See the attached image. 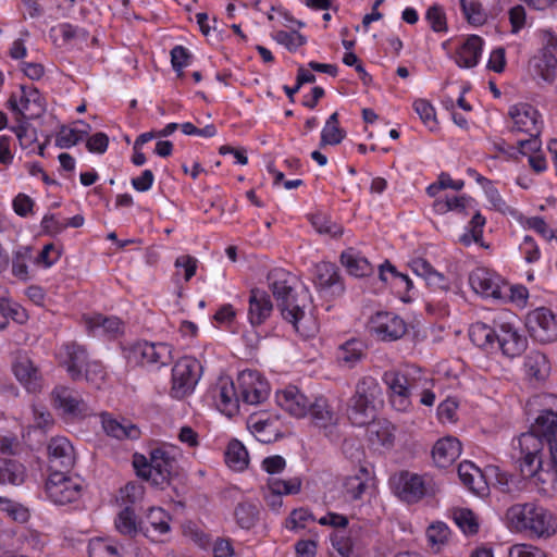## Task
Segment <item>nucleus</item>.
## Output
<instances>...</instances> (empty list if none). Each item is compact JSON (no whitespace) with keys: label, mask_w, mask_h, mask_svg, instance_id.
<instances>
[{"label":"nucleus","mask_w":557,"mask_h":557,"mask_svg":"<svg viewBox=\"0 0 557 557\" xmlns=\"http://www.w3.org/2000/svg\"><path fill=\"white\" fill-rule=\"evenodd\" d=\"M268 282L283 318L297 330V324L305 317V308L310 299L308 290L296 293L295 276L283 269L270 271Z\"/></svg>","instance_id":"1"},{"label":"nucleus","mask_w":557,"mask_h":557,"mask_svg":"<svg viewBox=\"0 0 557 557\" xmlns=\"http://www.w3.org/2000/svg\"><path fill=\"white\" fill-rule=\"evenodd\" d=\"M506 519L511 529L547 539L557 532V518L546 508L533 504H516L507 509Z\"/></svg>","instance_id":"2"},{"label":"nucleus","mask_w":557,"mask_h":557,"mask_svg":"<svg viewBox=\"0 0 557 557\" xmlns=\"http://www.w3.org/2000/svg\"><path fill=\"white\" fill-rule=\"evenodd\" d=\"M382 388L372 376L361 377L348 403V418L354 425L363 426L376 416V404L381 403Z\"/></svg>","instance_id":"3"},{"label":"nucleus","mask_w":557,"mask_h":557,"mask_svg":"<svg viewBox=\"0 0 557 557\" xmlns=\"http://www.w3.org/2000/svg\"><path fill=\"white\" fill-rule=\"evenodd\" d=\"M200 371L198 360L189 357L180 359L172 369L171 395L181 399L190 394L200 377Z\"/></svg>","instance_id":"4"},{"label":"nucleus","mask_w":557,"mask_h":557,"mask_svg":"<svg viewBox=\"0 0 557 557\" xmlns=\"http://www.w3.org/2000/svg\"><path fill=\"white\" fill-rule=\"evenodd\" d=\"M525 326L530 335L542 343L557 341V314L548 308L541 307L530 311L525 318Z\"/></svg>","instance_id":"5"},{"label":"nucleus","mask_w":557,"mask_h":557,"mask_svg":"<svg viewBox=\"0 0 557 557\" xmlns=\"http://www.w3.org/2000/svg\"><path fill=\"white\" fill-rule=\"evenodd\" d=\"M151 485L160 490L171 484V481L178 475V462L168 451L156 448L150 453L149 459Z\"/></svg>","instance_id":"6"},{"label":"nucleus","mask_w":557,"mask_h":557,"mask_svg":"<svg viewBox=\"0 0 557 557\" xmlns=\"http://www.w3.org/2000/svg\"><path fill=\"white\" fill-rule=\"evenodd\" d=\"M69 472H50L46 481L48 497L58 505H65L79 497L82 486L78 482L67 476Z\"/></svg>","instance_id":"7"},{"label":"nucleus","mask_w":557,"mask_h":557,"mask_svg":"<svg viewBox=\"0 0 557 557\" xmlns=\"http://www.w3.org/2000/svg\"><path fill=\"white\" fill-rule=\"evenodd\" d=\"M389 484L395 495L408 504L419 502L426 492L423 478L407 470L392 475Z\"/></svg>","instance_id":"8"},{"label":"nucleus","mask_w":557,"mask_h":557,"mask_svg":"<svg viewBox=\"0 0 557 557\" xmlns=\"http://www.w3.org/2000/svg\"><path fill=\"white\" fill-rule=\"evenodd\" d=\"M313 283L324 298L339 297L345 290L339 270L331 262H320L314 267Z\"/></svg>","instance_id":"9"},{"label":"nucleus","mask_w":557,"mask_h":557,"mask_svg":"<svg viewBox=\"0 0 557 557\" xmlns=\"http://www.w3.org/2000/svg\"><path fill=\"white\" fill-rule=\"evenodd\" d=\"M51 401L65 419L83 418L88 414V406L81 395L66 386H57L51 392Z\"/></svg>","instance_id":"10"},{"label":"nucleus","mask_w":557,"mask_h":557,"mask_svg":"<svg viewBox=\"0 0 557 557\" xmlns=\"http://www.w3.org/2000/svg\"><path fill=\"white\" fill-rule=\"evenodd\" d=\"M240 398L249 405H258L265 400L270 393L268 382L261 374L253 370H246L237 377Z\"/></svg>","instance_id":"11"},{"label":"nucleus","mask_w":557,"mask_h":557,"mask_svg":"<svg viewBox=\"0 0 557 557\" xmlns=\"http://www.w3.org/2000/svg\"><path fill=\"white\" fill-rule=\"evenodd\" d=\"M48 470L70 472L75 465L74 447L70 441L62 436L52 437L47 447Z\"/></svg>","instance_id":"12"},{"label":"nucleus","mask_w":557,"mask_h":557,"mask_svg":"<svg viewBox=\"0 0 557 557\" xmlns=\"http://www.w3.org/2000/svg\"><path fill=\"white\" fill-rule=\"evenodd\" d=\"M369 326L382 341H396L403 337L407 332L405 321L391 312H376L371 317Z\"/></svg>","instance_id":"13"},{"label":"nucleus","mask_w":557,"mask_h":557,"mask_svg":"<svg viewBox=\"0 0 557 557\" xmlns=\"http://www.w3.org/2000/svg\"><path fill=\"white\" fill-rule=\"evenodd\" d=\"M212 397L216 401L218 408L227 417H233L238 412L240 393L230 376H220L211 389Z\"/></svg>","instance_id":"14"},{"label":"nucleus","mask_w":557,"mask_h":557,"mask_svg":"<svg viewBox=\"0 0 557 557\" xmlns=\"http://www.w3.org/2000/svg\"><path fill=\"white\" fill-rule=\"evenodd\" d=\"M469 284L472 289L484 297L502 299L506 296V284L494 273L484 268H476L469 275Z\"/></svg>","instance_id":"15"},{"label":"nucleus","mask_w":557,"mask_h":557,"mask_svg":"<svg viewBox=\"0 0 557 557\" xmlns=\"http://www.w3.org/2000/svg\"><path fill=\"white\" fill-rule=\"evenodd\" d=\"M513 121L511 132L527 133L530 136H539L541 133L540 114L536 109L528 103L512 106L508 112Z\"/></svg>","instance_id":"16"},{"label":"nucleus","mask_w":557,"mask_h":557,"mask_svg":"<svg viewBox=\"0 0 557 557\" xmlns=\"http://www.w3.org/2000/svg\"><path fill=\"white\" fill-rule=\"evenodd\" d=\"M313 424L324 430V434L334 440L337 437L335 432L338 422V416L332 410L324 397H318L311 401L309 411Z\"/></svg>","instance_id":"17"},{"label":"nucleus","mask_w":557,"mask_h":557,"mask_svg":"<svg viewBox=\"0 0 557 557\" xmlns=\"http://www.w3.org/2000/svg\"><path fill=\"white\" fill-rule=\"evenodd\" d=\"M496 344L503 355L515 358L520 356L528 347V339L509 323H503L497 331Z\"/></svg>","instance_id":"18"},{"label":"nucleus","mask_w":557,"mask_h":557,"mask_svg":"<svg viewBox=\"0 0 557 557\" xmlns=\"http://www.w3.org/2000/svg\"><path fill=\"white\" fill-rule=\"evenodd\" d=\"M12 369L15 377L28 392L36 393L40 391L42 386L41 374L26 355H18Z\"/></svg>","instance_id":"19"},{"label":"nucleus","mask_w":557,"mask_h":557,"mask_svg":"<svg viewBox=\"0 0 557 557\" xmlns=\"http://www.w3.org/2000/svg\"><path fill=\"white\" fill-rule=\"evenodd\" d=\"M132 351L141 363H160L165 366L172 360L171 346L165 343H137L133 346Z\"/></svg>","instance_id":"20"},{"label":"nucleus","mask_w":557,"mask_h":557,"mask_svg":"<svg viewBox=\"0 0 557 557\" xmlns=\"http://www.w3.org/2000/svg\"><path fill=\"white\" fill-rule=\"evenodd\" d=\"M277 404L292 416L301 418L305 417L310 408L311 400L300 393L296 386H288L276 395Z\"/></svg>","instance_id":"21"},{"label":"nucleus","mask_w":557,"mask_h":557,"mask_svg":"<svg viewBox=\"0 0 557 557\" xmlns=\"http://www.w3.org/2000/svg\"><path fill=\"white\" fill-rule=\"evenodd\" d=\"M273 305L265 290L253 288L250 290L248 318L252 326H258L271 315Z\"/></svg>","instance_id":"22"},{"label":"nucleus","mask_w":557,"mask_h":557,"mask_svg":"<svg viewBox=\"0 0 557 557\" xmlns=\"http://www.w3.org/2000/svg\"><path fill=\"white\" fill-rule=\"evenodd\" d=\"M461 454V443L454 436L438 440L432 450L434 462L440 468L450 466Z\"/></svg>","instance_id":"23"},{"label":"nucleus","mask_w":557,"mask_h":557,"mask_svg":"<svg viewBox=\"0 0 557 557\" xmlns=\"http://www.w3.org/2000/svg\"><path fill=\"white\" fill-rule=\"evenodd\" d=\"M524 371L531 381L542 383L549 376L550 363L544 354L532 350L524 358Z\"/></svg>","instance_id":"24"},{"label":"nucleus","mask_w":557,"mask_h":557,"mask_svg":"<svg viewBox=\"0 0 557 557\" xmlns=\"http://www.w3.org/2000/svg\"><path fill=\"white\" fill-rule=\"evenodd\" d=\"M483 40L476 35H471L456 52V63L460 67H474L479 63L482 53Z\"/></svg>","instance_id":"25"},{"label":"nucleus","mask_w":557,"mask_h":557,"mask_svg":"<svg viewBox=\"0 0 557 557\" xmlns=\"http://www.w3.org/2000/svg\"><path fill=\"white\" fill-rule=\"evenodd\" d=\"M101 422L104 432L117 440H137L140 436V430L137 425L126 420L120 422L113 419L109 413L101 414Z\"/></svg>","instance_id":"26"},{"label":"nucleus","mask_w":557,"mask_h":557,"mask_svg":"<svg viewBox=\"0 0 557 557\" xmlns=\"http://www.w3.org/2000/svg\"><path fill=\"white\" fill-rule=\"evenodd\" d=\"M535 74L546 83H553L556 77L557 58L549 47H544L532 59Z\"/></svg>","instance_id":"27"},{"label":"nucleus","mask_w":557,"mask_h":557,"mask_svg":"<svg viewBox=\"0 0 557 557\" xmlns=\"http://www.w3.org/2000/svg\"><path fill=\"white\" fill-rule=\"evenodd\" d=\"M66 350V370L73 380H78L83 376L87 367V352L84 347L72 343L65 345Z\"/></svg>","instance_id":"28"},{"label":"nucleus","mask_w":557,"mask_h":557,"mask_svg":"<svg viewBox=\"0 0 557 557\" xmlns=\"http://www.w3.org/2000/svg\"><path fill=\"white\" fill-rule=\"evenodd\" d=\"M537 422L532 425L531 432L521 434L512 443L513 449L519 450V455H539L543 448V441L546 442L544 434L536 429Z\"/></svg>","instance_id":"29"},{"label":"nucleus","mask_w":557,"mask_h":557,"mask_svg":"<svg viewBox=\"0 0 557 557\" xmlns=\"http://www.w3.org/2000/svg\"><path fill=\"white\" fill-rule=\"evenodd\" d=\"M115 528L122 534L129 537L136 536L137 533L143 532L148 536L149 529H144L141 523L137 520L134 509L131 506H125L115 518Z\"/></svg>","instance_id":"30"},{"label":"nucleus","mask_w":557,"mask_h":557,"mask_svg":"<svg viewBox=\"0 0 557 557\" xmlns=\"http://www.w3.org/2000/svg\"><path fill=\"white\" fill-rule=\"evenodd\" d=\"M367 436L373 445L391 446L394 442L393 428L385 419L370 420L367 424Z\"/></svg>","instance_id":"31"},{"label":"nucleus","mask_w":557,"mask_h":557,"mask_svg":"<svg viewBox=\"0 0 557 557\" xmlns=\"http://www.w3.org/2000/svg\"><path fill=\"white\" fill-rule=\"evenodd\" d=\"M8 108L16 114L15 120H36L46 112V103H38V107H33L30 102L18 99L14 94L8 99Z\"/></svg>","instance_id":"32"},{"label":"nucleus","mask_w":557,"mask_h":557,"mask_svg":"<svg viewBox=\"0 0 557 557\" xmlns=\"http://www.w3.org/2000/svg\"><path fill=\"white\" fill-rule=\"evenodd\" d=\"M25 479V467L15 459L0 457V484L20 485Z\"/></svg>","instance_id":"33"},{"label":"nucleus","mask_w":557,"mask_h":557,"mask_svg":"<svg viewBox=\"0 0 557 557\" xmlns=\"http://www.w3.org/2000/svg\"><path fill=\"white\" fill-rule=\"evenodd\" d=\"M469 337L478 347L484 349L494 348L496 344L497 330L483 322H475L469 329Z\"/></svg>","instance_id":"34"},{"label":"nucleus","mask_w":557,"mask_h":557,"mask_svg":"<svg viewBox=\"0 0 557 557\" xmlns=\"http://www.w3.org/2000/svg\"><path fill=\"white\" fill-rule=\"evenodd\" d=\"M364 357V345L358 339L344 343L337 352L338 362L347 368H354Z\"/></svg>","instance_id":"35"},{"label":"nucleus","mask_w":557,"mask_h":557,"mask_svg":"<svg viewBox=\"0 0 557 557\" xmlns=\"http://www.w3.org/2000/svg\"><path fill=\"white\" fill-rule=\"evenodd\" d=\"M458 475L470 491L479 494L484 483L481 470L470 461H463L458 466Z\"/></svg>","instance_id":"36"},{"label":"nucleus","mask_w":557,"mask_h":557,"mask_svg":"<svg viewBox=\"0 0 557 557\" xmlns=\"http://www.w3.org/2000/svg\"><path fill=\"white\" fill-rule=\"evenodd\" d=\"M225 461L234 470H244L248 466V451L238 440L228 443Z\"/></svg>","instance_id":"37"},{"label":"nucleus","mask_w":557,"mask_h":557,"mask_svg":"<svg viewBox=\"0 0 557 557\" xmlns=\"http://www.w3.org/2000/svg\"><path fill=\"white\" fill-rule=\"evenodd\" d=\"M310 221L319 234L329 235L332 238H337L341 237L344 233L343 226L332 221V219L324 213L312 214Z\"/></svg>","instance_id":"38"},{"label":"nucleus","mask_w":557,"mask_h":557,"mask_svg":"<svg viewBox=\"0 0 557 557\" xmlns=\"http://www.w3.org/2000/svg\"><path fill=\"white\" fill-rule=\"evenodd\" d=\"M341 262L351 275L358 277L366 276L371 272V265L368 260L355 256L351 249L342 252Z\"/></svg>","instance_id":"39"},{"label":"nucleus","mask_w":557,"mask_h":557,"mask_svg":"<svg viewBox=\"0 0 557 557\" xmlns=\"http://www.w3.org/2000/svg\"><path fill=\"white\" fill-rule=\"evenodd\" d=\"M237 524L246 530L251 529L259 518V509L251 503H239L234 510Z\"/></svg>","instance_id":"40"},{"label":"nucleus","mask_w":557,"mask_h":557,"mask_svg":"<svg viewBox=\"0 0 557 557\" xmlns=\"http://www.w3.org/2000/svg\"><path fill=\"white\" fill-rule=\"evenodd\" d=\"M462 12L469 24L481 26L486 22V13L476 0H460Z\"/></svg>","instance_id":"41"},{"label":"nucleus","mask_w":557,"mask_h":557,"mask_svg":"<svg viewBox=\"0 0 557 557\" xmlns=\"http://www.w3.org/2000/svg\"><path fill=\"white\" fill-rule=\"evenodd\" d=\"M0 314L9 319H12L14 322L18 324H25L28 320L27 311L17 302H13L7 297L0 298Z\"/></svg>","instance_id":"42"},{"label":"nucleus","mask_w":557,"mask_h":557,"mask_svg":"<svg viewBox=\"0 0 557 557\" xmlns=\"http://www.w3.org/2000/svg\"><path fill=\"white\" fill-rule=\"evenodd\" d=\"M87 325L89 330L94 331L102 329L103 333L115 335L121 331L122 322L115 317L107 318L101 314H97L88 319Z\"/></svg>","instance_id":"43"},{"label":"nucleus","mask_w":557,"mask_h":557,"mask_svg":"<svg viewBox=\"0 0 557 557\" xmlns=\"http://www.w3.org/2000/svg\"><path fill=\"white\" fill-rule=\"evenodd\" d=\"M454 520L456 524L466 534H476L479 531V523L472 510L461 508L454 511Z\"/></svg>","instance_id":"44"},{"label":"nucleus","mask_w":557,"mask_h":557,"mask_svg":"<svg viewBox=\"0 0 557 557\" xmlns=\"http://www.w3.org/2000/svg\"><path fill=\"white\" fill-rule=\"evenodd\" d=\"M16 125L10 129L16 135L22 148H28L37 140V132L30 123L25 120H15Z\"/></svg>","instance_id":"45"},{"label":"nucleus","mask_w":557,"mask_h":557,"mask_svg":"<svg viewBox=\"0 0 557 557\" xmlns=\"http://www.w3.org/2000/svg\"><path fill=\"white\" fill-rule=\"evenodd\" d=\"M268 487L273 492H280L281 495L298 494L301 488V480L299 478L289 480L271 478L268 480Z\"/></svg>","instance_id":"46"},{"label":"nucleus","mask_w":557,"mask_h":557,"mask_svg":"<svg viewBox=\"0 0 557 557\" xmlns=\"http://www.w3.org/2000/svg\"><path fill=\"white\" fill-rule=\"evenodd\" d=\"M274 39L280 45L285 46L289 51H295L298 47H301L307 42V38L297 30H278L275 33Z\"/></svg>","instance_id":"47"},{"label":"nucleus","mask_w":557,"mask_h":557,"mask_svg":"<svg viewBox=\"0 0 557 557\" xmlns=\"http://www.w3.org/2000/svg\"><path fill=\"white\" fill-rule=\"evenodd\" d=\"M147 520L153 531L160 534L170 531L169 517L162 508H150L147 513Z\"/></svg>","instance_id":"48"},{"label":"nucleus","mask_w":557,"mask_h":557,"mask_svg":"<svg viewBox=\"0 0 557 557\" xmlns=\"http://www.w3.org/2000/svg\"><path fill=\"white\" fill-rule=\"evenodd\" d=\"M89 557H121V554L115 545L97 539L89 544Z\"/></svg>","instance_id":"49"},{"label":"nucleus","mask_w":557,"mask_h":557,"mask_svg":"<svg viewBox=\"0 0 557 557\" xmlns=\"http://www.w3.org/2000/svg\"><path fill=\"white\" fill-rule=\"evenodd\" d=\"M145 488L139 482H128L120 490L121 499L126 506H132L144 497Z\"/></svg>","instance_id":"50"},{"label":"nucleus","mask_w":557,"mask_h":557,"mask_svg":"<svg viewBox=\"0 0 557 557\" xmlns=\"http://www.w3.org/2000/svg\"><path fill=\"white\" fill-rule=\"evenodd\" d=\"M385 382L392 391V395L410 394L408 379L400 373H385Z\"/></svg>","instance_id":"51"},{"label":"nucleus","mask_w":557,"mask_h":557,"mask_svg":"<svg viewBox=\"0 0 557 557\" xmlns=\"http://www.w3.org/2000/svg\"><path fill=\"white\" fill-rule=\"evenodd\" d=\"M425 17L434 32L441 33L447 30L446 15L442 7L437 4L430 7Z\"/></svg>","instance_id":"52"},{"label":"nucleus","mask_w":557,"mask_h":557,"mask_svg":"<svg viewBox=\"0 0 557 557\" xmlns=\"http://www.w3.org/2000/svg\"><path fill=\"white\" fill-rule=\"evenodd\" d=\"M346 137V131L339 126H324L321 133L320 147L335 146Z\"/></svg>","instance_id":"53"},{"label":"nucleus","mask_w":557,"mask_h":557,"mask_svg":"<svg viewBox=\"0 0 557 557\" xmlns=\"http://www.w3.org/2000/svg\"><path fill=\"white\" fill-rule=\"evenodd\" d=\"M271 426L272 423L269 419H258L253 422L252 428L259 442L268 444L277 440L278 433L268 431Z\"/></svg>","instance_id":"54"},{"label":"nucleus","mask_w":557,"mask_h":557,"mask_svg":"<svg viewBox=\"0 0 557 557\" xmlns=\"http://www.w3.org/2000/svg\"><path fill=\"white\" fill-rule=\"evenodd\" d=\"M521 459L520 469L524 478L534 476L542 467V460L539 455H519Z\"/></svg>","instance_id":"55"},{"label":"nucleus","mask_w":557,"mask_h":557,"mask_svg":"<svg viewBox=\"0 0 557 557\" xmlns=\"http://www.w3.org/2000/svg\"><path fill=\"white\" fill-rule=\"evenodd\" d=\"M191 59V53L183 46H175L171 50V63L174 71H181L186 67Z\"/></svg>","instance_id":"56"},{"label":"nucleus","mask_w":557,"mask_h":557,"mask_svg":"<svg viewBox=\"0 0 557 557\" xmlns=\"http://www.w3.org/2000/svg\"><path fill=\"white\" fill-rule=\"evenodd\" d=\"M81 140L79 131L62 126L60 133L57 135L55 145L59 148H70Z\"/></svg>","instance_id":"57"},{"label":"nucleus","mask_w":557,"mask_h":557,"mask_svg":"<svg viewBox=\"0 0 557 557\" xmlns=\"http://www.w3.org/2000/svg\"><path fill=\"white\" fill-rule=\"evenodd\" d=\"M346 493L350 495L352 499H359L363 495L367 484L359 475H352L345 481Z\"/></svg>","instance_id":"58"},{"label":"nucleus","mask_w":557,"mask_h":557,"mask_svg":"<svg viewBox=\"0 0 557 557\" xmlns=\"http://www.w3.org/2000/svg\"><path fill=\"white\" fill-rule=\"evenodd\" d=\"M426 535L432 544H443L449 535V529L444 522H436L428 528Z\"/></svg>","instance_id":"59"},{"label":"nucleus","mask_w":557,"mask_h":557,"mask_svg":"<svg viewBox=\"0 0 557 557\" xmlns=\"http://www.w3.org/2000/svg\"><path fill=\"white\" fill-rule=\"evenodd\" d=\"M108 145L109 137L102 132L94 134L86 141V147L88 151L92 153H104L108 149Z\"/></svg>","instance_id":"60"},{"label":"nucleus","mask_w":557,"mask_h":557,"mask_svg":"<svg viewBox=\"0 0 557 557\" xmlns=\"http://www.w3.org/2000/svg\"><path fill=\"white\" fill-rule=\"evenodd\" d=\"M509 557H547L546 554L537 547L527 544L513 545L509 549Z\"/></svg>","instance_id":"61"},{"label":"nucleus","mask_w":557,"mask_h":557,"mask_svg":"<svg viewBox=\"0 0 557 557\" xmlns=\"http://www.w3.org/2000/svg\"><path fill=\"white\" fill-rule=\"evenodd\" d=\"M58 29L61 33L63 42H69L74 38H82L83 40H86L88 37V33L85 29L75 27L69 23L59 25Z\"/></svg>","instance_id":"62"},{"label":"nucleus","mask_w":557,"mask_h":557,"mask_svg":"<svg viewBox=\"0 0 557 557\" xmlns=\"http://www.w3.org/2000/svg\"><path fill=\"white\" fill-rule=\"evenodd\" d=\"M413 108L424 124L435 121V110L429 101L418 99L413 102Z\"/></svg>","instance_id":"63"},{"label":"nucleus","mask_w":557,"mask_h":557,"mask_svg":"<svg viewBox=\"0 0 557 557\" xmlns=\"http://www.w3.org/2000/svg\"><path fill=\"white\" fill-rule=\"evenodd\" d=\"M34 201L25 194H18L13 200V208L20 216H26L33 211Z\"/></svg>","instance_id":"64"}]
</instances>
